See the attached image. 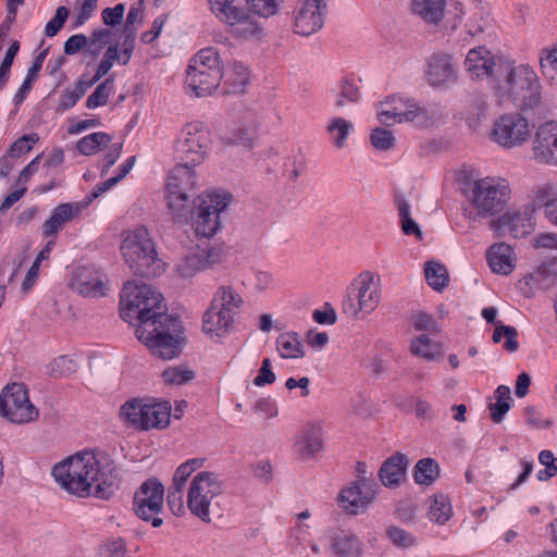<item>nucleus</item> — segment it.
I'll return each instance as SVG.
<instances>
[{
    "mask_svg": "<svg viewBox=\"0 0 557 557\" xmlns=\"http://www.w3.org/2000/svg\"><path fill=\"white\" fill-rule=\"evenodd\" d=\"M20 50V42L17 40L13 41L9 49L7 50L4 58L0 64V90L3 89L7 82L9 81L11 66L13 64L14 58L16 57Z\"/></svg>",
    "mask_w": 557,
    "mask_h": 557,
    "instance_id": "nucleus-57",
    "label": "nucleus"
},
{
    "mask_svg": "<svg viewBox=\"0 0 557 557\" xmlns=\"http://www.w3.org/2000/svg\"><path fill=\"white\" fill-rule=\"evenodd\" d=\"M211 144L210 132L202 122L184 125L175 143V152L182 162L194 166L202 163Z\"/></svg>",
    "mask_w": 557,
    "mask_h": 557,
    "instance_id": "nucleus-15",
    "label": "nucleus"
},
{
    "mask_svg": "<svg viewBox=\"0 0 557 557\" xmlns=\"http://www.w3.org/2000/svg\"><path fill=\"white\" fill-rule=\"evenodd\" d=\"M360 98V79L344 77L335 91L334 106L336 109H342L349 103H358Z\"/></svg>",
    "mask_w": 557,
    "mask_h": 557,
    "instance_id": "nucleus-36",
    "label": "nucleus"
},
{
    "mask_svg": "<svg viewBox=\"0 0 557 557\" xmlns=\"http://www.w3.org/2000/svg\"><path fill=\"white\" fill-rule=\"evenodd\" d=\"M120 317L136 325V336L154 355L173 359L180 355L184 327L166 314L163 295L153 286L127 282L120 296Z\"/></svg>",
    "mask_w": 557,
    "mask_h": 557,
    "instance_id": "nucleus-1",
    "label": "nucleus"
},
{
    "mask_svg": "<svg viewBox=\"0 0 557 557\" xmlns=\"http://www.w3.org/2000/svg\"><path fill=\"white\" fill-rule=\"evenodd\" d=\"M246 2L257 15L268 18L278 12L284 0H246Z\"/></svg>",
    "mask_w": 557,
    "mask_h": 557,
    "instance_id": "nucleus-55",
    "label": "nucleus"
},
{
    "mask_svg": "<svg viewBox=\"0 0 557 557\" xmlns=\"http://www.w3.org/2000/svg\"><path fill=\"white\" fill-rule=\"evenodd\" d=\"M252 409L265 419L275 418L278 414L276 400L270 396L256 400Z\"/></svg>",
    "mask_w": 557,
    "mask_h": 557,
    "instance_id": "nucleus-64",
    "label": "nucleus"
},
{
    "mask_svg": "<svg viewBox=\"0 0 557 557\" xmlns=\"http://www.w3.org/2000/svg\"><path fill=\"white\" fill-rule=\"evenodd\" d=\"M234 141L247 148H252L259 136V125L256 119L239 125L234 135Z\"/></svg>",
    "mask_w": 557,
    "mask_h": 557,
    "instance_id": "nucleus-52",
    "label": "nucleus"
},
{
    "mask_svg": "<svg viewBox=\"0 0 557 557\" xmlns=\"http://www.w3.org/2000/svg\"><path fill=\"white\" fill-rule=\"evenodd\" d=\"M226 25L228 26L231 35L239 39H252L262 36V27L244 8H242V13L237 14V16L231 20Z\"/></svg>",
    "mask_w": 557,
    "mask_h": 557,
    "instance_id": "nucleus-33",
    "label": "nucleus"
},
{
    "mask_svg": "<svg viewBox=\"0 0 557 557\" xmlns=\"http://www.w3.org/2000/svg\"><path fill=\"white\" fill-rule=\"evenodd\" d=\"M410 349L412 355L426 361L435 360L442 355L440 343L432 341L428 335H420L411 341Z\"/></svg>",
    "mask_w": 557,
    "mask_h": 557,
    "instance_id": "nucleus-42",
    "label": "nucleus"
},
{
    "mask_svg": "<svg viewBox=\"0 0 557 557\" xmlns=\"http://www.w3.org/2000/svg\"><path fill=\"white\" fill-rule=\"evenodd\" d=\"M532 152L537 163L557 165V121H547L539 125Z\"/></svg>",
    "mask_w": 557,
    "mask_h": 557,
    "instance_id": "nucleus-24",
    "label": "nucleus"
},
{
    "mask_svg": "<svg viewBox=\"0 0 557 557\" xmlns=\"http://www.w3.org/2000/svg\"><path fill=\"white\" fill-rule=\"evenodd\" d=\"M541 89L539 75L531 65L507 61L494 83L493 95L502 107L513 104L528 110L539 106Z\"/></svg>",
    "mask_w": 557,
    "mask_h": 557,
    "instance_id": "nucleus-3",
    "label": "nucleus"
},
{
    "mask_svg": "<svg viewBox=\"0 0 557 557\" xmlns=\"http://www.w3.org/2000/svg\"><path fill=\"white\" fill-rule=\"evenodd\" d=\"M51 473L64 491L83 498H109L120 483L114 460L100 450L77 451L58 462Z\"/></svg>",
    "mask_w": 557,
    "mask_h": 557,
    "instance_id": "nucleus-2",
    "label": "nucleus"
},
{
    "mask_svg": "<svg viewBox=\"0 0 557 557\" xmlns=\"http://www.w3.org/2000/svg\"><path fill=\"white\" fill-rule=\"evenodd\" d=\"M490 106L487 95L476 92L471 96L466 109V123L473 129L478 128L488 116Z\"/></svg>",
    "mask_w": 557,
    "mask_h": 557,
    "instance_id": "nucleus-35",
    "label": "nucleus"
},
{
    "mask_svg": "<svg viewBox=\"0 0 557 557\" xmlns=\"http://www.w3.org/2000/svg\"><path fill=\"white\" fill-rule=\"evenodd\" d=\"M472 205L478 215L493 216L503 211L510 199L511 188L507 178L485 176L475 180L471 186Z\"/></svg>",
    "mask_w": 557,
    "mask_h": 557,
    "instance_id": "nucleus-11",
    "label": "nucleus"
},
{
    "mask_svg": "<svg viewBox=\"0 0 557 557\" xmlns=\"http://www.w3.org/2000/svg\"><path fill=\"white\" fill-rule=\"evenodd\" d=\"M533 202L544 210L547 221L557 226V182H546L535 187Z\"/></svg>",
    "mask_w": 557,
    "mask_h": 557,
    "instance_id": "nucleus-29",
    "label": "nucleus"
},
{
    "mask_svg": "<svg viewBox=\"0 0 557 557\" xmlns=\"http://www.w3.org/2000/svg\"><path fill=\"white\" fill-rule=\"evenodd\" d=\"M310 517L311 512L308 509L297 513L295 517V524L292 530V535L299 544L310 542V539H312L310 525L306 523V520H308Z\"/></svg>",
    "mask_w": 557,
    "mask_h": 557,
    "instance_id": "nucleus-54",
    "label": "nucleus"
},
{
    "mask_svg": "<svg viewBox=\"0 0 557 557\" xmlns=\"http://www.w3.org/2000/svg\"><path fill=\"white\" fill-rule=\"evenodd\" d=\"M486 261L493 273L509 275L516 268L513 248L505 243H495L486 251Z\"/></svg>",
    "mask_w": 557,
    "mask_h": 557,
    "instance_id": "nucleus-28",
    "label": "nucleus"
},
{
    "mask_svg": "<svg viewBox=\"0 0 557 557\" xmlns=\"http://www.w3.org/2000/svg\"><path fill=\"white\" fill-rule=\"evenodd\" d=\"M75 361L67 356H59L49 364V371L55 376H66L76 371Z\"/></svg>",
    "mask_w": 557,
    "mask_h": 557,
    "instance_id": "nucleus-60",
    "label": "nucleus"
},
{
    "mask_svg": "<svg viewBox=\"0 0 557 557\" xmlns=\"http://www.w3.org/2000/svg\"><path fill=\"white\" fill-rule=\"evenodd\" d=\"M276 350L283 359H300L306 350L299 335L295 332H285L276 338Z\"/></svg>",
    "mask_w": 557,
    "mask_h": 557,
    "instance_id": "nucleus-38",
    "label": "nucleus"
},
{
    "mask_svg": "<svg viewBox=\"0 0 557 557\" xmlns=\"http://www.w3.org/2000/svg\"><path fill=\"white\" fill-rule=\"evenodd\" d=\"M244 304L243 296L233 286H219L202 314V332L211 339H222L232 334Z\"/></svg>",
    "mask_w": 557,
    "mask_h": 557,
    "instance_id": "nucleus-4",
    "label": "nucleus"
},
{
    "mask_svg": "<svg viewBox=\"0 0 557 557\" xmlns=\"http://www.w3.org/2000/svg\"><path fill=\"white\" fill-rule=\"evenodd\" d=\"M224 481L222 475L214 471H199L191 479L187 491V507L190 512L202 520H211V504L222 494Z\"/></svg>",
    "mask_w": 557,
    "mask_h": 557,
    "instance_id": "nucleus-12",
    "label": "nucleus"
},
{
    "mask_svg": "<svg viewBox=\"0 0 557 557\" xmlns=\"http://www.w3.org/2000/svg\"><path fill=\"white\" fill-rule=\"evenodd\" d=\"M354 132L355 124L352 121L341 115L331 116L325 124L329 143L338 150L347 146L348 138Z\"/></svg>",
    "mask_w": 557,
    "mask_h": 557,
    "instance_id": "nucleus-30",
    "label": "nucleus"
},
{
    "mask_svg": "<svg viewBox=\"0 0 557 557\" xmlns=\"http://www.w3.org/2000/svg\"><path fill=\"white\" fill-rule=\"evenodd\" d=\"M276 287V281L272 272L265 270L253 271L252 288L257 294H264Z\"/></svg>",
    "mask_w": 557,
    "mask_h": 557,
    "instance_id": "nucleus-58",
    "label": "nucleus"
},
{
    "mask_svg": "<svg viewBox=\"0 0 557 557\" xmlns=\"http://www.w3.org/2000/svg\"><path fill=\"white\" fill-rule=\"evenodd\" d=\"M496 401L490 405L492 420L499 423L505 414L510 409V388L505 385H499L495 391Z\"/></svg>",
    "mask_w": 557,
    "mask_h": 557,
    "instance_id": "nucleus-48",
    "label": "nucleus"
},
{
    "mask_svg": "<svg viewBox=\"0 0 557 557\" xmlns=\"http://www.w3.org/2000/svg\"><path fill=\"white\" fill-rule=\"evenodd\" d=\"M91 86L87 83V75H82L72 88L62 91L57 106L58 112H66L74 108Z\"/></svg>",
    "mask_w": 557,
    "mask_h": 557,
    "instance_id": "nucleus-39",
    "label": "nucleus"
},
{
    "mask_svg": "<svg viewBox=\"0 0 557 557\" xmlns=\"http://www.w3.org/2000/svg\"><path fill=\"white\" fill-rule=\"evenodd\" d=\"M331 549L336 557H360L362 544L352 532L338 530L331 537Z\"/></svg>",
    "mask_w": 557,
    "mask_h": 557,
    "instance_id": "nucleus-31",
    "label": "nucleus"
},
{
    "mask_svg": "<svg viewBox=\"0 0 557 557\" xmlns=\"http://www.w3.org/2000/svg\"><path fill=\"white\" fill-rule=\"evenodd\" d=\"M121 252L125 263L138 276L156 277L165 272L166 264L159 258L151 235L144 226L123 234Z\"/></svg>",
    "mask_w": 557,
    "mask_h": 557,
    "instance_id": "nucleus-6",
    "label": "nucleus"
},
{
    "mask_svg": "<svg viewBox=\"0 0 557 557\" xmlns=\"http://www.w3.org/2000/svg\"><path fill=\"white\" fill-rule=\"evenodd\" d=\"M539 461L544 467L536 473L539 481H547L557 473V458L550 450H542L539 455Z\"/></svg>",
    "mask_w": 557,
    "mask_h": 557,
    "instance_id": "nucleus-56",
    "label": "nucleus"
},
{
    "mask_svg": "<svg viewBox=\"0 0 557 557\" xmlns=\"http://www.w3.org/2000/svg\"><path fill=\"white\" fill-rule=\"evenodd\" d=\"M518 332L513 326L499 324L495 327L493 333V342L500 343L504 342V349L509 352H515L519 348L518 343Z\"/></svg>",
    "mask_w": 557,
    "mask_h": 557,
    "instance_id": "nucleus-53",
    "label": "nucleus"
},
{
    "mask_svg": "<svg viewBox=\"0 0 557 557\" xmlns=\"http://www.w3.org/2000/svg\"><path fill=\"white\" fill-rule=\"evenodd\" d=\"M424 75L428 84L432 87L442 88L455 83L457 70L453 58L446 53L432 54L426 62Z\"/></svg>",
    "mask_w": 557,
    "mask_h": 557,
    "instance_id": "nucleus-26",
    "label": "nucleus"
},
{
    "mask_svg": "<svg viewBox=\"0 0 557 557\" xmlns=\"http://www.w3.org/2000/svg\"><path fill=\"white\" fill-rule=\"evenodd\" d=\"M209 12L222 24L226 25L242 13L237 0H205Z\"/></svg>",
    "mask_w": 557,
    "mask_h": 557,
    "instance_id": "nucleus-40",
    "label": "nucleus"
},
{
    "mask_svg": "<svg viewBox=\"0 0 557 557\" xmlns=\"http://www.w3.org/2000/svg\"><path fill=\"white\" fill-rule=\"evenodd\" d=\"M387 536L398 547L408 548L416 544L414 535L399 527H389Z\"/></svg>",
    "mask_w": 557,
    "mask_h": 557,
    "instance_id": "nucleus-62",
    "label": "nucleus"
},
{
    "mask_svg": "<svg viewBox=\"0 0 557 557\" xmlns=\"http://www.w3.org/2000/svg\"><path fill=\"white\" fill-rule=\"evenodd\" d=\"M136 157L132 156L119 166V173L98 185L86 198L84 202L61 203L53 209L49 219L44 223L42 235L45 238L55 237L63 226L78 216L81 212L96 198L114 187L121 182L134 168Z\"/></svg>",
    "mask_w": 557,
    "mask_h": 557,
    "instance_id": "nucleus-9",
    "label": "nucleus"
},
{
    "mask_svg": "<svg viewBox=\"0 0 557 557\" xmlns=\"http://www.w3.org/2000/svg\"><path fill=\"white\" fill-rule=\"evenodd\" d=\"M233 200L231 193L224 189H209L200 194L194 207L191 226L199 237L210 238L221 228V214Z\"/></svg>",
    "mask_w": 557,
    "mask_h": 557,
    "instance_id": "nucleus-10",
    "label": "nucleus"
},
{
    "mask_svg": "<svg viewBox=\"0 0 557 557\" xmlns=\"http://www.w3.org/2000/svg\"><path fill=\"white\" fill-rule=\"evenodd\" d=\"M135 33L132 30L125 35L120 47L117 45L109 46L96 70L95 75L92 77L87 76V83L90 86H94L100 78L109 73L114 63L126 65L132 59L135 49Z\"/></svg>",
    "mask_w": 557,
    "mask_h": 557,
    "instance_id": "nucleus-25",
    "label": "nucleus"
},
{
    "mask_svg": "<svg viewBox=\"0 0 557 557\" xmlns=\"http://www.w3.org/2000/svg\"><path fill=\"white\" fill-rule=\"evenodd\" d=\"M161 376L165 384L181 386L193 381L195 379V372L187 366L178 364L164 369Z\"/></svg>",
    "mask_w": 557,
    "mask_h": 557,
    "instance_id": "nucleus-49",
    "label": "nucleus"
},
{
    "mask_svg": "<svg viewBox=\"0 0 557 557\" xmlns=\"http://www.w3.org/2000/svg\"><path fill=\"white\" fill-rule=\"evenodd\" d=\"M376 119L384 125L406 122L429 125L431 122L425 108L420 107L414 99L401 95H392L380 101L376 104Z\"/></svg>",
    "mask_w": 557,
    "mask_h": 557,
    "instance_id": "nucleus-14",
    "label": "nucleus"
},
{
    "mask_svg": "<svg viewBox=\"0 0 557 557\" xmlns=\"http://www.w3.org/2000/svg\"><path fill=\"white\" fill-rule=\"evenodd\" d=\"M502 220L508 225L509 234L516 238L525 236L534 228L533 219L530 213L505 214Z\"/></svg>",
    "mask_w": 557,
    "mask_h": 557,
    "instance_id": "nucleus-44",
    "label": "nucleus"
},
{
    "mask_svg": "<svg viewBox=\"0 0 557 557\" xmlns=\"http://www.w3.org/2000/svg\"><path fill=\"white\" fill-rule=\"evenodd\" d=\"M453 516V506L447 496L440 494L433 497L429 510L430 520L438 524H445Z\"/></svg>",
    "mask_w": 557,
    "mask_h": 557,
    "instance_id": "nucleus-46",
    "label": "nucleus"
},
{
    "mask_svg": "<svg viewBox=\"0 0 557 557\" xmlns=\"http://www.w3.org/2000/svg\"><path fill=\"white\" fill-rule=\"evenodd\" d=\"M222 249L215 246H198L185 255L175 265L176 274L182 278H191L222 262Z\"/></svg>",
    "mask_w": 557,
    "mask_h": 557,
    "instance_id": "nucleus-23",
    "label": "nucleus"
},
{
    "mask_svg": "<svg viewBox=\"0 0 557 557\" xmlns=\"http://www.w3.org/2000/svg\"><path fill=\"white\" fill-rule=\"evenodd\" d=\"M329 0H297L292 12V29L295 34L309 37L324 25Z\"/></svg>",
    "mask_w": 557,
    "mask_h": 557,
    "instance_id": "nucleus-20",
    "label": "nucleus"
},
{
    "mask_svg": "<svg viewBox=\"0 0 557 557\" xmlns=\"http://www.w3.org/2000/svg\"><path fill=\"white\" fill-rule=\"evenodd\" d=\"M506 62L507 61L495 55L486 47L479 46L468 51L463 62V69L471 81H488L493 91L494 83L500 76Z\"/></svg>",
    "mask_w": 557,
    "mask_h": 557,
    "instance_id": "nucleus-18",
    "label": "nucleus"
},
{
    "mask_svg": "<svg viewBox=\"0 0 557 557\" xmlns=\"http://www.w3.org/2000/svg\"><path fill=\"white\" fill-rule=\"evenodd\" d=\"M323 430L320 422H310L297 435L295 449L305 460L315 458L323 449Z\"/></svg>",
    "mask_w": 557,
    "mask_h": 557,
    "instance_id": "nucleus-27",
    "label": "nucleus"
},
{
    "mask_svg": "<svg viewBox=\"0 0 557 557\" xmlns=\"http://www.w3.org/2000/svg\"><path fill=\"white\" fill-rule=\"evenodd\" d=\"M440 475V467L436 460L424 458L417 462L413 472L414 482L419 485H431Z\"/></svg>",
    "mask_w": 557,
    "mask_h": 557,
    "instance_id": "nucleus-45",
    "label": "nucleus"
},
{
    "mask_svg": "<svg viewBox=\"0 0 557 557\" xmlns=\"http://www.w3.org/2000/svg\"><path fill=\"white\" fill-rule=\"evenodd\" d=\"M172 406L166 400L132 398L120 408L123 423L138 431L163 430L170 425Z\"/></svg>",
    "mask_w": 557,
    "mask_h": 557,
    "instance_id": "nucleus-8",
    "label": "nucleus"
},
{
    "mask_svg": "<svg viewBox=\"0 0 557 557\" xmlns=\"http://www.w3.org/2000/svg\"><path fill=\"white\" fill-rule=\"evenodd\" d=\"M111 140L112 137L108 133L95 132L82 137L76 144V149L84 156H92L107 147Z\"/></svg>",
    "mask_w": 557,
    "mask_h": 557,
    "instance_id": "nucleus-43",
    "label": "nucleus"
},
{
    "mask_svg": "<svg viewBox=\"0 0 557 557\" xmlns=\"http://www.w3.org/2000/svg\"><path fill=\"white\" fill-rule=\"evenodd\" d=\"M114 90V81L113 78H106L102 83H100L91 95L88 96L86 100V108L89 110H95L97 108L103 107L108 103L111 95Z\"/></svg>",
    "mask_w": 557,
    "mask_h": 557,
    "instance_id": "nucleus-50",
    "label": "nucleus"
},
{
    "mask_svg": "<svg viewBox=\"0 0 557 557\" xmlns=\"http://www.w3.org/2000/svg\"><path fill=\"white\" fill-rule=\"evenodd\" d=\"M191 163L182 162L170 173L166 182V206L173 219H186L189 209L188 191L196 186V172Z\"/></svg>",
    "mask_w": 557,
    "mask_h": 557,
    "instance_id": "nucleus-13",
    "label": "nucleus"
},
{
    "mask_svg": "<svg viewBox=\"0 0 557 557\" xmlns=\"http://www.w3.org/2000/svg\"><path fill=\"white\" fill-rule=\"evenodd\" d=\"M531 136L530 121L518 112L498 116L490 131L488 138L504 149H513L524 145Z\"/></svg>",
    "mask_w": 557,
    "mask_h": 557,
    "instance_id": "nucleus-16",
    "label": "nucleus"
},
{
    "mask_svg": "<svg viewBox=\"0 0 557 557\" xmlns=\"http://www.w3.org/2000/svg\"><path fill=\"white\" fill-rule=\"evenodd\" d=\"M69 287L84 297L100 298L108 295L110 283L96 268L79 265L72 270Z\"/></svg>",
    "mask_w": 557,
    "mask_h": 557,
    "instance_id": "nucleus-22",
    "label": "nucleus"
},
{
    "mask_svg": "<svg viewBox=\"0 0 557 557\" xmlns=\"http://www.w3.org/2000/svg\"><path fill=\"white\" fill-rule=\"evenodd\" d=\"M382 286L380 276L369 270L351 280L342 300L343 312L352 319H364L380 307Z\"/></svg>",
    "mask_w": 557,
    "mask_h": 557,
    "instance_id": "nucleus-7",
    "label": "nucleus"
},
{
    "mask_svg": "<svg viewBox=\"0 0 557 557\" xmlns=\"http://www.w3.org/2000/svg\"><path fill=\"white\" fill-rule=\"evenodd\" d=\"M69 17V9L61 5L57 9L54 16L46 24L45 34L47 37L55 36L65 24Z\"/></svg>",
    "mask_w": 557,
    "mask_h": 557,
    "instance_id": "nucleus-63",
    "label": "nucleus"
},
{
    "mask_svg": "<svg viewBox=\"0 0 557 557\" xmlns=\"http://www.w3.org/2000/svg\"><path fill=\"white\" fill-rule=\"evenodd\" d=\"M0 412L13 423H27L38 417L23 383L8 384L0 395Z\"/></svg>",
    "mask_w": 557,
    "mask_h": 557,
    "instance_id": "nucleus-17",
    "label": "nucleus"
},
{
    "mask_svg": "<svg viewBox=\"0 0 557 557\" xmlns=\"http://www.w3.org/2000/svg\"><path fill=\"white\" fill-rule=\"evenodd\" d=\"M39 140V136L36 133L23 135L16 139L10 147L9 153L12 158H18L22 154L32 150L33 146Z\"/></svg>",
    "mask_w": 557,
    "mask_h": 557,
    "instance_id": "nucleus-61",
    "label": "nucleus"
},
{
    "mask_svg": "<svg viewBox=\"0 0 557 557\" xmlns=\"http://www.w3.org/2000/svg\"><path fill=\"white\" fill-rule=\"evenodd\" d=\"M164 486L157 479L145 481L134 495L133 509L138 518L150 522L153 528L162 525L158 517L163 508Z\"/></svg>",
    "mask_w": 557,
    "mask_h": 557,
    "instance_id": "nucleus-19",
    "label": "nucleus"
},
{
    "mask_svg": "<svg viewBox=\"0 0 557 557\" xmlns=\"http://www.w3.org/2000/svg\"><path fill=\"white\" fill-rule=\"evenodd\" d=\"M447 0H412V12L431 24L440 23L446 12Z\"/></svg>",
    "mask_w": 557,
    "mask_h": 557,
    "instance_id": "nucleus-34",
    "label": "nucleus"
},
{
    "mask_svg": "<svg viewBox=\"0 0 557 557\" xmlns=\"http://www.w3.org/2000/svg\"><path fill=\"white\" fill-rule=\"evenodd\" d=\"M424 275L428 284L435 290H442L447 286L448 274L446 268L436 261H428L424 264Z\"/></svg>",
    "mask_w": 557,
    "mask_h": 557,
    "instance_id": "nucleus-47",
    "label": "nucleus"
},
{
    "mask_svg": "<svg viewBox=\"0 0 557 557\" xmlns=\"http://www.w3.org/2000/svg\"><path fill=\"white\" fill-rule=\"evenodd\" d=\"M377 484L372 478L360 476V480L342 488L337 503L349 515H359L372 504L376 496Z\"/></svg>",
    "mask_w": 557,
    "mask_h": 557,
    "instance_id": "nucleus-21",
    "label": "nucleus"
},
{
    "mask_svg": "<svg viewBox=\"0 0 557 557\" xmlns=\"http://www.w3.org/2000/svg\"><path fill=\"white\" fill-rule=\"evenodd\" d=\"M223 79L232 92H244L250 81V71L244 63L235 61L224 71Z\"/></svg>",
    "mask_w": 557,
    "mask_h": 557,
    "instance_id": "nucleus-41",
    "label": "nucleus"
},
{
    "mask_svg": "<svg viewBox=\"0 0 557 557\" xmlns=\"http://www.w3.org/2000/svg\"><path fill=\"white\" fill-rule=\"evenodd\" d=\"M540 70L545 83L557 88V44L544 47L539 55Z\"/></svg>",
    "mask_w": 557,
    "mask_h": 557,
    "instance_id": "nucleus-37",
    "label": "nucleus"
},
{
    "mask_svg": "<svg viewBox=\"0 0 557 557\" xmlns=\"http://www.w3.org/2000/svg\"><path fill=\"white\" fill-rule=\"evenodd\" d=\"M408 460L405 455L396 454L381 467L379 475L384 486L394 488L405 479Z\"/></svg>",
    "mask_w": 557,
    "mask_h": 557,
    "instance_id": "nucleus-32",
    "label": "nucleus"
},
{
    "mask_svg": "<svg viewBox=\"0 0 557 557\" xmlns=\"http://www.w3.org/2000/svg\"><path fill=\"white\" fill-rule=\"evenodd\" d=\"M372 146L381 151L389 150L395 144V137L388 129L376 127L370 135Z\"/></svg>",
    "mask_w": 557,
    "mask_h": 557,
    "instance_id": "nucleus-59",
    "label": "nucleus"
},
{
    "mask_svg": "<svg viewBox=\"0 0 557 557\" xmlns=\"http://www.w3.org/2000/svg\"><path fill=\"white\" fill-rule=\"evenodd\" d=\"M401 231L407 236H414L422 239V232L418 223L411 218V207L407 201H399L397 205Z\"/></svg>",
    "mask_w": 557,
    "mask_h": 557,
    "instance_id": "nucleus-51",
    "label": "nucleus"
},
{
    "mask_svg": "<svg viewBox=\"0 0 557 557\" xmlns=\"http://www.w3.org/2000/svg\"><path fill=\"white\" fill-rule=\"evenodd\" d=\"M224 78V62L218 49L206 47L196 52L185 70L186 92L197 98L216 94Z\"/></svg>",
    "mask_w": 557,
    "mask_h": 557,
    "instance_id": "nucleus-5",
    "label": "nucleus"
}]
</instances>
